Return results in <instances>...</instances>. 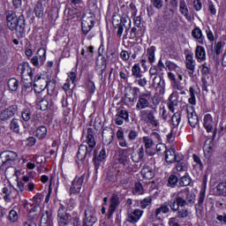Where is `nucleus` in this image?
Listing matches in <instances>:
<instances>
[{
  "mask_svg": "<svg viewBox=\"0 0 226 226\" xmlns=\"http://www.w3.org/2000/svg\"><path fill=\"white\" fill-rule=\"evenodd\" d=\"M93 154H94L93 162L94 163V169L95 170H98V169H100V164L102 163V162H103L105 158H107V153L105 152V148H102L98 156H96L98 154V152L96 150L94 151Z\"/></svg>",
  "mask_w": 226,
  "mask_h": 226,
  "instance_id": "nucleus-15",
  "label": "nucleus"
},
{
  "mask_svg": "<svg viewBox=\"0 0 226 226\" xmlns=\"http://www.w3.org/2000/svg\"><path fill=\"white\" fill-rule=\"evenodd\" d=\"M143 142L146 149H151L153 146H154V142H153V139H151L149 137H144Z\"/></svg>",
  "mask_w": 226,
  "mask_h": 226,
  "instance_id": "nucleus-54",
  "label": "nucleus"
},
{
  "mask_svg": "<svg viewBox=\"0 0 226 226\" xmlns=\"http://www.w3.org/2000/svg\"><path fill=\"white\" fill-rule=\"evenodd\" d=\"M52 225V213L48 210L42 214L41 217V226H50Z\"/></svg>",
  "mask_w": 226,
  "mask_h": 226,
  "instance_id": "nucleus-27",
  "label": "nucleus"
},
{
  "mask_svg": "<svg viewBox=\"0 0 226 226\" xmlns=\"http://www.w3.org/2000/svg\"><path fill=\"white\" fill-rule=\"evenodd\" d=\"M45 6H47L45 4L41 2H37V4L34 6V11L35 13V16L39 19H41L43 17V11H45Z\"/></svg>",
  "mask_w": 226,
  "mask_h": 226,
  "instance_id": "nucleus-29",
  "label": "nucleus"
},
{
  "mask_svg": "<svg viewBox=\"0 0 226 226\" xmlns=\"http://www.w3.org/2000/svg\"><path fill=\"white\" fill-rule=\"evenodd\" d=\"M144 215V211L139 208L134 209L132 212H128L127 214V222L129 223H137L142 215Z\"/></svg>",
  "mask_w": 226,
  "mask_h": 226,
  "instance_id": "nucleus-14",
  "label": "nucleus"
},
{
  "mask_svg": "<svg viewBox=\"0 0 226 226\" xmlns=\"http://www.w3.org/2000/svg\"><path fill=\"white\" fill-rule=\"evenodd\" d=\"M72 222V215L68 213V210L64 206L61 205L57 211V225L68 226Z\"/></svg>",
  "mask_w": 226,
  "mask_h": 226,
  "instance_id": "nucleus-4",
  "label": "nucleus"
},
{
  "mask_svg": "<svg viewBox=\"0 0 226 226\" xmlns=\"http://www.w3.org/2000/svg\"><path fill=\"white\" fill-rule=\"evenodd\" d=\"M189 94H190V98L188 100L189 103L191 105H196L197 103V99L195 98V88H193L192 87H191L189 88Z\"/></svg>",
  "mask_w": 226,
  "mask_h": 226,
  "instance_id": "nucleus-48",
  "label": "nucleus"
},
{
  "mask_svg": "<svg viewBox=\"0 0 226 226\" xmlns=\"http://www.w3.org/2000/svg\"><path fill=\"white\" fill-rule=\"evenodd\" d=\"M188 124L192 128L199 126V116L193 109V106L186 107Z\"/></svg>",
  "mask_w": 226,
  "mask_h": 226,
  "instance_id": "nucleus-9",
  "label": "nucleus"
},
{
  "mask_svg": "<svg viewBox=\"0 0 226 226\" xmlns=\"http://www.w3.org/2000/svg\"><path fill=\"white\" fill-rule=\"evenodd\" d=\"M176 198L178 206H181V207H185V206H189L192 207V206L195 204L196 200L195 193L190 192V188L188 187L177 192Z\"/></svg>",
  "mask_w": 226,
  "mask_h": 226,
  "instance_id": "nucleus-3",
  "label": "nucleus"
},
{
  "mask_svg": "<svg viewBox=\"0 0 226 226\" xmlns=\"http://www.w3.org/2000/svg\"><path fill=\"white\" fill-rule=\"evenodd\" d=\"M156 50V48L154 46H152L147 49V54L148 56V61L149 63H154V52Z\"/></svg>",
  "mask_w": 226,
  "mask_h": 226,
  "instance_id": "nucleus-46",
  "label": "nucleus"
},
{
  "mask_svg": "<svg viewBox=\"0 0 226 226\" xmlns=\"http://www.w3.org/2000/svg\"><path fill=\"white\" fill-rule=\"evenodd\" d=\"M142 112L146 115L148 123L152 124V126L154 128H158V126H160V122L156 119V117H154V111L147 109Z\"/></svg>",
  "mask_w": 226,
  "mask_h": 226,
  "instance_id": "nucleus-22",
  "label": "nucleus"
},
{
  "mask_svg": "<svg viewBox=\"0 0 226 226\" xmlns=\"http://www.w3.org/2000/svg\"><path fill=\"white\" fill-rule=\"evenodd\" d=\"M165 160L168 163H174V162H179L177 160V154L174 148H169L165 150Z\"/></svg>",
  "mask_w": 226,
  "mask_h": 226,
  "instance_id": "nucleus-23",
  "label": "nucleus"
},
{
  "mask_svg": "<svg viewBox=\"0 0 226 226\" xmlns=\"http://www.w3.org/2000/svg\"><path fill=\"white\" fill-rule=\"evenodd\" d=\"M19 123H20V121H19V119L13 118L10 124V130H11V132H14V133H20V124Z\"/></svg>",
  "mask_w": 226,
  "mask_h": 226,
  "instance_id": "nucleus-34",
  "label": "nucleus"
},
{
  "mask_svg": "<svg viewBox=\"0 0 226 226\" xmlns=\"http://www.w3.org/2000/svg\"><path fill=\"white\" fill-rule=\"evenodd\" d=\"M36 137L41 140L47 137V127L41 125L36 130Z\"/></svg>",
  "mask_w": 226,
  "mask_h": 226,
  "instance_id": "nucleus-38",
  "label": "nucleus"
},
{
  "mask_svg": "<svg viewBox=\"0 0 226 226\" xmlns=\"http://www.w3.org/2000/svg\"><path fill=\"white\" fill-rule=\"evenodd\" d=\"M144 156H145V154H144V147H141L139 149L138 157H135V155H132V162H134L135 163H139V162H144Z\"/></svg>",
  "mask_w": 226,
  "mask_h": 226,
  "instance_id": "nucleus-35",
  "label": "nucleus"
},
{
  "mask_svg": "<svg viewBox=\"0 0 226 226\" xmlns=\"http://www.w3.org/2000/svg\"><path fill=\"white\" fill-rule=\"evenodd\" d=\"M96 223V216L94 215V209L87 208L85 211V219L83 226H94Z\"/></svg>",
  "mask_w": 226,
  "mask_h": 226,
  "instance_id": "nucleus-12",
  "label": "nucleus"
},
{
  "mask_svg": "<svg viewBox=\"0 0 226 226\" xmlns=\"http://www.w3.org/2000/svg\"><path fill=\"white\" fill-rule=\"evenodd\" d=\"M185 66L187 70H189L188 73L190 77H193V73H195V60L193 59V54L186 55Z\"/></svg>",
  "mask_w": 226,
  "mask_h": 226,
  "instance_id": "nucleus-19",
  "label": "nucleus"
},
{
  "mask_svg": "<svg viewBox=\"0 0 226 226\" xmlns=\"http://www.w3.org/2000/svg\"><path fill=\"white\" fill-rule=\"evenodd\" d=\"M44 62H45V53L43 54L42 56H34L31 59V63L32 64H34V66H40V64H43Z\"/></svg>",
  "mask_w": 226,
  "mask_h": 226,
  "instance_id": "nucleus-37",
  "label": "nucleus"
},
{
  "mask_svg": "<svg viewBox=\"0 0 226 226\" xmlns=\"http://www.w3.org/2000/svg\"><path fill=\"white\" fill-rule=\"evenodd\" d=\"M87 145H80L78 150L77 158L80 162H84L86 158H91V153H93V148L96 146V140L94 139V132L93 128L87 129Z\"/></svg>",
  "mask_w": 226,
  "mask_h": 226,
  "instance_id": "nucleus-1",
  "label": "nucleus"
},
{
  "mask_svg": "<svg viewBox=\"0 0 226 226\" xmlns=\"http://www.w3.org/2000/svg\"><path fill=\"white\" fill-rule=\"evenodd\" d=\"M109 202V215H113L116 209H117L119 204H121V201L119 200V194L113 193L110 197Z\"/></svg>",
  "mask_w": 226,
  "mask_h": 226,
  "instance_id": "nucleus-20",
  "label": "nucleus"
},
{
  "mask_svg": "<svg viewBox=\"0 0 226 226\" xmlns=\"http://www.w3.org/2000/svg\"><path fill=\"white\" fill-rule=\"evenodd\" d=\"M7 26L11 31H18L21 34L24 33V29H26V19L24 15L17 17V14L13 12V11H9L7 12Z\"/></svg>",
  "mask_w": 226,
  "mask_h": 226,
  "instance_id": "nucleus-2",
  "label": "nucleus"
},
{
  "mask_svg": "<svg viewBox=\"0 0 226 226\" xmlns=\"http://www.w3.org/2000/svg\"><path fill=\"white\" fill-rule=\"evenodd\" d=\"M222 49H223V41H219L215 46V52L216 56H220V54H222Z\"/></svg>",
  "mask_w": 226,
  "mask_h": 226,
  "instance_id": "nucleus-58",
  "label": "nucleus"
},
{
  "mask_svg": "<svg viewBox=\"0 0 226 226\" xmlns=\"http://www.w3.org/2000/svg\"><path fill=\"white\" fill-rule=\"evenodd\" d=\"M151 5L147 8L148 15H154L155 10H162L163 8V0H150Z\"/></svg>",
  "mask_w": 226,
  "mask_h": 226,
  "instance_id": "nucleus-21",
  "label": "nucleus"
},
{
  "mask_svg": "<svg viewBox=\"0 0 226 226\" xmlns=\"http://www.w3.org/2000/svg\"><path fill=\"white\" fill-rule=\"evenodd\" d=\"M176 169L177 172H186L188 170V164L185 162H178L176 164Z\"/></svg>",
  "mask_w": 226,
  "mask_h": 226,
  "instance_id": "nucleus-50",
  "label": "nucleus"
},
{
  "mask_svg": "<svg viewBox=\"0 0 226 226\" xmlns=\"http://www.w3.org/2000/svg\"><path fill=\"white\" fill-rule=\"evenodd\" d=\"M48 86L49 82L47 81V79L41 78V76L40 75H36L34 79V87H35V89H39L40 91H45Z\"/></svg>",
  "mask_w": 226,
  "mask_h": 226,
  "instance_id": "nucleus-18",
  "label": "nucleus"
},
{
  "mask_svg": "<svg viewBox=\"0 0 226 226\" xmlns=\"http://www.w3.org/2000/svg\"><path fill=\"white\" fill-rule=\"evenodd\" d=\"M132 75L135 79H142V72H140V64H136L132 68Z\"/></svg>",
  "mask_w": 226,
  "mask_h": 226,
  "instance_id": "nucleus-39",
  "label": "nucleus"
},
{
  "mask_svg": "<svg viewBox=\"0 0 226 226\" xmlns=\"http://www.w3.org/2000/svg\"><path fill=\"white\" fill-rule=\"evenodd\" d=\"M84 179H86V174L80 177H76L71 185V193H80L82 185H84Z\"/></svg>",
  "mask_w": 226,
  "mask_h": 226,
  "instance_id": "nucleus-10",
  "label": "nucleus"
},
{
  "mask_svg": "<svg viewBox=\"0 0 226 226\" xmlns=\"http://www.w3.org/2000/svg\"><path fill=\"white\" fill-rule=\"evenodd\" d=\"M206 199V192L201 191L200 192L198 204L195 206L196 211H202L204 206V200Z\"/></svg>",
  "mask_w": 226,
  "mask_h": 226,
  "instance_id": "nucleus-33",
  "label": "nucleus"
},
{
  "mask_svg": "<svg viewBox=\"0 0 226 226\" xmlns=\"http://www.w3.org/2000/svg\"><path fill=\"white\" fill-rule=\"evenodd\" d=\"M102 140L106 146H110L114 140V131L113 130H104L102 131Z\"/></svg>",
  "mask_w": 226,
  "mask_h": 226,
  "instance_id": "nucleus-24",
  "label": "nucleus"
},
{
  "mask_svg": "<svg viewBox=\"0 0 226 226\" xmlns=\"http://www.w3.org/2000/svg\"><path fill=\"white\" fill-rule=\"evenodd\" d=\"M139 93H140V89H139V87H133L129 94H125V99L129 103H135V102H137Z\"/></svg>",
  "mask_w": 226,
  "mask_h": 226,
  "instance_id": "nucleus-25",
  "label": "nucleus"
},
{
  "mask_svg": "<svg viewBox=\"0 0 226 226\" xmlns=\"http://www.w3.org/2000/svg\"><path fill=\"white\" fill-rule=\"evenodd\" d=\"M153 85L156 86V87H162V89H165V81L162 82V77L160 76L154 77Z\"/></svg>",
  "mask_w": 226,
  "mask_h": 226,
  "instance_id": "nucleus-44",
  "label": "nucleus"
},
{
  "mask_svg": "<svg viewBox=\"0 0 226 226\" xmlns=\"http://www.w3.org/2000/svg\"><path fill=\"white\" fill-rule=\"evenodd\" d=\"M151 94H143L139 96L138 102L136 104L137 110H144V109H148L151 107Z\"/></svg>",
  "mask_w": 226,
  "mask_h": 226,
  "instance_id": "nucleus-8",
  "label": "nucleus"
},
{
  "mask_svg": "<svg viewBox=\"0 0 226 226\" xmlns=\"http://www.w3.org/2000/svg\"><path fill=\"white\" fill-rule=\"evenodd\" d=\"M190 183H192V178H190L188 172H185V174L179 180V185L180 186H188V185H190Z\"/></svg>",
  "mask_w": 226,
  "mask_h": 226,
  "instance_id": "nucleus-40",
  "label": "nucleus"
},
{
  "mask_svg": "<svg viewBox=\"0 0 226 226\" xmlns=\"http://www.w3.org/2000/svg\"><path fill=\"white\" fill-rule=\"evenodd\" d=\"M217 192L220 195H222V197H226V182L225 183H220L217 185Z\"/></svg>",
  "mask_w": 226,
  "mask_h": 226,
  "instance_id": "nucleus-53",
  "label": "nucleus"
},
{
  "mask_svg": "<svg viewBox=\"0 0 226 226\" xmlns=\"http://www.w3.org/2000/svg\"><path fill=\"white\" fill-rule=\"evenodd\" d=\"M203 126L207 133L213 132L212 142L216 139L217 129L215 128V122H213V117L209 114L205 115Z\"/></svg>",
  "mask_w": 226,
  "mask_h": 226,
  "instance_id": "nucleus-6",
  "label": "nucleus"
},
{
  "mask_svg": "<svg viewBox=\"0 0 226 226\" xmlns=\"http://www.w3.org/2000/svg\"><path fill=\"white\" fill-rule=\"evenodd\" d=\"M179 123H181V111L174 113L171 117V124L174 128H177V126H179Z\"/></svg>",
  "mask_w": 226,
  "mask_h": 226,
  "instance_id": "nucleus-36",
  "label": "nucleus"
},
{
  "mask_svg": "<svg viewBox=\"0 0 226 226\" xmlns=\"http://www.w3.org/2000/svg\"><path fill=\"white\" fill-rule=\"evenodd\" d=\"M151 204H153V197H147L143 199L140 201V207L141 209H146V207H147L148 206H151Z\"/></svg>",
  "mask_w": 226,
  "mask_h": 226,
  "instance_id": "nucleus-51",
  "label": "nucleus"
},
{
  "mask_svg": "<svg viewBox=\"0 0 226 226\" xmlns=\"http://www.w3.org/2000/svg\"><path fill=\"white\" fill-rule=\"evenodd\" d=\"M114 121L117 126H121L124 123H130V115L128 114V111L126 109H118Z\"/></svg>",
  "mask_w": 226,
  "mask_h": 226,
  "instance_id": "nucleus-7",
  "label": "nucleus"
},
{
  "mask_svg": "<svg viewBox=\"0 0 226 226\" xmlns=\"http://www.w3.org/2000/svg\"><path fill=\"white\" fill-rule=\"evenodd\" d=\"M7 86L11 93H15L17 89H19V80L15 78H11L8 80Z\"/></svg>",
  "mask_w": 226,
  "mask_h": 226,
  "instance_id": "nucleus-32",
  "label": "nucleus"
},
{
  "mask_svg": "<svg viewBox=\"0 0 226 226\" xmlns=\"http://www.w3.org/2000/svg\"><path fill=\"white\" fill-rule=\"evenodd\" d=\"M141 174L145 179H153V177H154V171H153V168L149 166H144L141 170Z\"/></svg>",
  "mask_w": 226,
  "mask_h": 226,
  "instance_id": "nucleus-30",
  "label": "nucleus"
},
{
  "mask_svg": "<svg viewBox=\"0 0 226 226\" xmlns=\"http://www.w3.org/2000/svg\"><path fill=\"white\" fill-rule=\"evenodd\" d=\"M177 218H186L188 216V209H181V210H177Z\"/></svg>",
  "mask_w": 226,
  "mask_h": 226,
  "instance_id": "nucleus-64",
  "label": "nucleus"
},
{
  "mask_svg": "<svg viewBox=\"0 0 226 226\" xmlns=\"http://www.w3.org/2000/svg\"><path fill=\"white\" fill-rule=\"evenodd\" d=\"M113 26H116L117 27H118V30L117 32V36H118V38H121V36H123V31H124V24L121 25V24H118L117 21H116V15L113 16Z\"/></svg>",
  "mask_w": 226,
  "mask_h": 226,
  "instance_id": "nucleus-42",
  "label": "nucleus"
},
{
  "mask_svg": "<svg viewBox=\"0 0 226 226\" xmlns=\"http://www.w3.org/2000/svg\"><path fill=\"white\" fill-rule=\"evenodd\" d=\"M38 107H40V110H47L49 109V98L44 96L43 99L39 101Z\"/></svg>",
  "mask_w": 226,
  "mask_h": 226,
  "instance_id": "nucleus-45",
  "label": "nucleus"
},
{
  "mask_svg": "<svg viewBox=\"0 0 226 226\" xmlns=\"http://www.w3.org/2000/svg\"><path fill=\"white\" fill-rule=\"evenodd\" d=\"M168 78L170 79V80H172V82H174L176 89L181 91V87L177 84V81L176 80V75H174V73L172 72H168Z\"/></svg>",
  "mask_w": 226,
  "mask_h": 226,
  "instance_id": "nucleus-57",
  "label": "nucleus"
},
{
  "mask_svg": "<svg viewBox=\"0 0 226 226\" xmlns=\"http://www.w3.org/2000/svg\"><path fill=\"white\" fill-rule=\"evenodd\" d=\"M192 38H194L195 40H197L198 43H200V45H204V35L202 34V30H200V27H195L192 31Z\"/></svg>",
  "mask_w": 226,
  "mask_h": 226,
  "instance_id": "nucleus-28",
  "label": "nucleus"
},
{
  "mask_svg": "<svg viewBox=\"0 0 226 226\" xmlns=\"http://www.w3.org/2000/svg\"><path fill=\"white\" fill-rule=\"evenodd\" d=\"M87 89L90 94H94V91H96V87L94 86V82L91 81V79L88 80Z\"/></svg>",
  "mask_w": 226,
  "mask_h": 226,
  "instance_id": "nucleus-61",
  "label": "nucleus"
},
{
  "mask_svg": "<svg viewBox=\"0 0 226 226\" xmlns=\"http://www.w3.org/2000/svg\"><path fill=\"white\" fill-rule=\"evenodd\" d=\"M41 199H43V195H41V193L35 194L33 198L34 204H35V206H40V204H41Z\"/></svg>",
  "mask_w": 226,
  "mask_h": 226,
  "instance_id": "nucleus-60",
  "label": "nucleus"
},
{
  "mask_svg": "<svg viewBox=\"0 0 226 226\" xmlns=\"http://www.w3.org/2000/svg\"><path fill=\"white\" fill-rule=\"evenodd\" d=\"M195 57L198 63L206 61V49L202 46H197L195 49Z\"/></svg>",
  "mask_w": 226,
  "mask_h": 226,
  "instance_id": "nucleus-26",
  "label": "nucleus"
},
{
  "mask_svg": "<svg viewBox=\"0 0 226 226\" xmlns=\"http://www.w3.org/2000/svg\"><path fill=\"white\" fill-rule=\"evenodd\" d=\"M132 193L133 195H142L144 193V187L142 186V184L136 183L132 190Z\"/></svg>",
  "mask_w": 226,
  "mask_h": 226,
  "instance_id": "nucleus-47",
  "label": "nucleus"
},
{
  "mask_svg": "<svg viewBox=\"0 0 226 226\" xmlns=\"http://www.w3.org/2000/svg\"><path fill=\"white\" fill-rule=\"evenodd\" d=\"M21 117L22 119L25 120L26 122L29 121L31 119V109H25L21 112Z\"/></svg>",
  "mask_w": 226,
  "mask_h": 226,
  "instance_id": "nucleus-55",
  "label": "nucleus"
},
{
  "mask_svg": "<svg viewBox=\"0 0 226 226\" xmlns=\"http://www.w3.org/2000/svg\"><path fill=\"white\" fill-rule=\"evenodd\" d=\"M33 77L34 76H27V77L22 76L21 77L22 78L23 86L26 89L33 86V82H34V79H33Z\"/></svg>",
  "mask_w": 226,
  "mask_h": 226,
  "instance_id": "nucleus-41",
  "label": "nucleus"
},
{
  "mask_svg": "<svg viewBox=\"0 0 226 226\" xmlns=\"http://www.w3.org/2000/svg\"><path fill=\"white\" fill-rule=\"evenodd\" d=\"M18 72L21 77H31L34 75V70H32L27 63L19 64L18 65Z\"/></svg>",
  "mask_w": 226,
  "mask_h": 226,
  "instance_id": "nucleus-13",
  "label": "nucleus"
},
{
  "mask_svg": "<svg viewBox=\"0 0 226 226\" xmlns=\"http://www.w3.org/2000/svg\"><path fill=\"white\" fill-rule=\"evenodd\" d=\"M179 10L184 17H188V5L185 0H180Z\"/></svg>",
  "mask_w": 226,
  "mask_h": 226,
  "instance_id": "nucleus-43",
  "label": "nucleus"
},
{
  "mask_svg": "<svg viewBox=\"0 0 226 226\" xmlns=\"http://www.w3.org/2000/svg\"><path fill=\"white\" fill-rule=\"evenodd\" d=\"M177 181H179V179L176 175H170L168 179V185L171 188H174L176 185H177Z\"/></svg>",
  "mask_w": 226,
  "mask_h": 226,
  "instance_id": "nucleus-52",
  "label": "nucleus"
},
{
  "mask_svg": "<svg viewBox=\"0 0 226 226\" xmlns=\"http://www.w3.org/2000/svg\"><path fill=\"white\" fill-rule=\"evenodd\" d=\"M170 211V207L167 202L162 204L158 208L155 209V216H160V215H167Z\"/></svg>",
  "mask_w": 226,
  "mask_h": 226,
  "instance_id": "nucleus-31",
  "label": "nucleus"
},
{
  "mask_svg": "<svg viewBox=\"0 0 226 226\" xmlns=\"http://www.w3.org/2000/svg\"><path fill=\"white\" fill-rule=\"evenodd\" d=\"M179 105V94L177 92H173L168 100L167 106L170 112L174 113L176 109H177Z\"/></svg>",
  "mask_w": 226,
  "mask_h": 226,
  "instance_id": "nucleus-11",
  "label": "nucleus"
},
{
  "mask_svg": "<svg viewBox=\"0 0 226 226\" xmlns=\"http://www.w3.org/2000/svg\"><path fill=\"white\" fill-rule=\"evenodd\" d=\"M168 23L167 21L161 22L160 26H158V31L161 34H163L165 31H167Z\"/></svg>",
  "mask_w": 226,
  "mask_h": 226,
  "instance_id": "nucleus-62",
  "label": "nucleus"
},
{
  "mask_svg": "<svg viewBox=\"0 0 226 226\" xmlns=\"http://www.w3.org/2000/svg\"><path fill=\"white\" fill-rule=\"evenodd\" d=\"M192 4L196 11H200L202 10V2H200V0H193Z\"/></svg>",
  "mask_w": 226,
  "mask_h": 226,
  "instance_id": "nucleus-63",
  "label": "nucleus"
},
{
  "mask_svg": "<svg viewBox=\"0 0 226 226\" xmlns=\"http://www.w3.org/2000/svg\"><path fill=\"white\" fill-rule=\"evenodd\" d=\"M128 173L123 172L121 173V177H120V183L121 185H128L130 181V177H128Z\"/></svg>",
  "mask_w": 226,
  "mask_h": 226,
  "instance_id": "nucleus-59",
  "label": "nucleus"
},
{
  "mask_svg": "<svg viewBox=\"0 0 226 226\" xmlns=\"http://www.w3.org/2000/svg\"><path fill=\"white\" fill-rule=\"evenodd\" d=\"M16 112H17V105L10 106L9 108L4 109L0 113V119L2 121H7V119L13 117Z\"/></svg>",
  "mask_w": 226,
  "mask_h": 226,
  "instance_id": "nucleus-16",
  "label": "nucleus"
},
{
  "mask_svg": "<svg viewBox=\"0 0 226 226\" xmlns=\"http://www.w3.org/2000/svg\"><path fill=\"white\" fill-rule=\"evenodd\" d=\"M169 207H170L171 211H173L174 213H176V211H179V207H181V206H179V204H177V198L176 197L175 200H170L168 204Z\"/></svg>",
  "mask_w": 226,
  "mask_h": 226,
  "instance_id": "nucleus-49",
  "label": "nucleus"
},
{
  "mask_svg": "<svg viewBox=\"0 0 226 226\" xmlns=\"http://www.w3.org/2000/svg\"><path fill=\"white\" fill-rule=\"evenodd\" d=\"M94 27V19L93 17L85 18L81 22V29L84 34H87Z\"/></svg>",
  "mask_w": 226,
  "mask_h": 226,
  "instance_id": "nucleus-17",
  "label": "nucleus"
},
{
  "mask_svg": "<svg viewBox=\"0 0 226 226\" xmlns=\"http://www.w3.org/2000/svg\"><path fill=\"white\" fill-rule=\"evenodd\" d=\"M9 220L10 222H12V223H15V222L19 220V214H17V211L12 209L9 212Z\"/></svg>",
  "mask_w": 226,
  "mask_h": 226,
  "instance_id": "nucleus-56",
  "label": "nucleus"
},
{
  "mask_svg": "<svg viewBox=\"0 0 226 226\" xmlns=\"http://www.w3.org/2000/svg\"><path fill=\"white\" fill-rule=\"evenodd\" d=\"M17 153L13 151H4L0 154V169L4 167H10L11 165V162H15L17 160Z\"/></svg>",
  "mask_w": 226,
  "mask_h": 226,
  "instance_id": "nucleus-5",
  "label": "nucleus"
}]
</instances>
